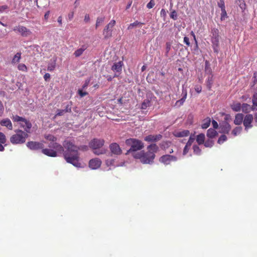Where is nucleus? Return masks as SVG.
<instances>
[{
	"label": "nucleus",
	"mask_w": 257,
	"mask_h": 257,
	"mask_svg": "<svg viewBox=\"0 0 257 257\" xmlns=\"http://www.w3.org/2000/svg\"><path fill=\"white\" fill-rule=\"evenodd\" d=\"M63 145L66 149L63 153V157L66 161L73 166L80 167L81 163L79 162V154L78 150L86 151L88 150V146L84 145L78 147L70 141H64Z\"/></svg>",
	"instance_id": "nucleus-1"
},
{
	"label": "nucleus",
	"mask_w": 257,
	"mask_h": 257,
	"mask_svg": "<svg viewBox=\"0 0 257 257\" xmlns=\"http://www.w3.org/2000/svg\"><path fill=\"white\" fill-rule=\"evenodd\" d=\"M147 149L148 151L146 153H135L133 154L134 157L140 159L143 164H152L156 156L155 153L158 151L159 148L156 144H151L147 147Z\"/></svg>",
	"instance_id": "nucleus-2"
},
{
	"label": "nucleus",
	"mask_w": 257,
	"mask_h": 257,
	"mask_svg": "<svg viewBox=\"0 0 257 257\" xmlns=\"http://www.w3.org/2000/svg\"><path fill=\"white\" fill-rule=\"evenodd\" d=\"M27 146L32 150L42 149V153L49 157H56L57 156V153L55 150L47 148L44 149V145L42 143L31 141L27 143Z\"/></svg>",
	"instance_id": "nucleus-3"
},
{
	"label": "nucleus",
	"mask_w": 257,
	"mask_h": 257,
	"mask_svg": "<svg viewBox=\"0 0 257 257\" xmlns=\"http://www.w3.org/2000/svg\"><path fill=\"white\" fill-rule=\"evenodd\" d=\"M11 118L14 122H17V125L24 129L25 133L27 134L31 133L32 124L29 120L18 115H13Z\"/></svg>",
	"instance_id": "nucleus-4"
},
{
	"label": "nucleus",
	"mask_w": 257,
	"mask_h": 257,
	"mask_svg": "<svg viewBox=\"0 0 257 257\" xmlns=\"http://www.w3.org/2000/svg\"><path fill=\"white\" fill-rule=\"evenodd\" d=\"M125 144L127 146H131V148L127 151V153H135L139 150L142 149L144 147V143L140 140L136 139H128L126 140Z\"/></svg>",
	"instance_id": "nucleus-5"
},
{
	"label": "nucleus",
	"mask_w": 257,
	"mask_h": 257,
	"mask_svg": "<svg viewBox=\"0 0 257 257\" xmlns=\"http://www.w3.org/2000/svg\"><path fill=\"white\" fill-rule=\"evenodd\" d=\"M16 134L13 135L10 138V142L13 144H23L26 142V139L29 135L27 133L21 130L15 131Z\"/></svg>",
	"instance_id": "nucleus-6"
},
{
	"label": "nucleus",
	"mask_w": 257,
	"mask_h": 257,
	"mask_svg": "<svg viewBox=\"0 0 257 257\" xmlns=\"http://www.w3.org/2000/svg\"><path fill=\"white\" fill-rule=\"evenodd\" d=\"M210 38L212 43V47L215 53H218L219 47V31L217 28H212L210 32Z\"/></svg>",
	"instance_id": "nucleus-7"
},
{
	"label": "nucleus",
	"mask_w": 257,
	"mask_h": 257,
	"mask_svg": "<svg viewBox=\"0 0 257 257\" xmlns=\"http://www.w3.org/2000/svg\"><path fill=\"white\" fill-rule=\"evenodd\" d=\"M45 138L51 142L48 145L49 149L64 153L65 148L63 146L56 142L57 139L56 137L52 135H47L45 136Z\"/></svg>",
	"instance_id": "nucleus-8"
},
{
	"label": "nucleus",
	"mask_w": 257,
	"mask_h": 257,
	"mask_svg": "<svg viewBox=\"0 0 257 257\" xmlns=\"http://www.w3.org/2000/svg\"><path fill=\"white\" fill-rule=\"evenodd\" d=\"M116 22L114 20H112L105 27L102 31V34L104 39H108L112 36L113 28L115 26Z\"/></svg>",
	"instance_id": "nucleus-9"
},
{
	"label": "nucleus",
	"mask_w": 257,
	"mask_h": 257,
	"mask_svg": "<svg viewBox=\"0 0 257 257\" xmlns=\"http://www.w3.org/2000/svg\"><path fill=\"white\" fill-rule=\"evenodd\" d=\"M13 31L19 33L22 37H28L32 34L29 29L26 27L20 25L14 27Z\"/></svg>",
	"instance_id": "nucleus-10"
},
{
	"label": "nucleus",
	"mask_w": 257,
	"mask_h": 257,
	"mask_svg": "<svg viewBox=\"0 0 257 257\" xmlns=\"http://www.w3.org/2000/svg\"><path fill=\"white\" fill-rule=\"evenodd\" d=\"M104 144V140L101 139H93L89 144L90 148L93 150H97L101 148Z\"/></svg>",
	"instance_id": "nucleus-11"
},
{
	"label": "nucleus",
	"mask_w": 257,
	"mask_h": 257,
	"mask_svg": "<svg viewBox=\"0 0 257 257\" xmlns=\"http://www.w3.org/2000/svg\"><path fill=\"white\" fill-rule=\"evenodd\" d=\"M176 161L177 158L175 156L169 155H163L160 158V161L165 165L170 164L171 162Z\"/></svg>",
	"instance_id": "nucleus-12"
},
{
	"label": "nucleus",
	"mask_w": 257,
	"mask_h": 257,
	"mask_svg": "<svg viewBox=\"0 0 257 257\" xmlns=\"http://www.w3.org/2000/svg\"><path fill=\"white\" fill-rule=\"evenodd\" d=\"M253 117L251 114H247L245 116L243 120V125L245 127V130H247L248 128L252 127L251 123L253 121Z\"/></svg>",
	"instance_id": "nucleus-13"
},
{
	"label": "nucleus",
	"mask_w": 257,
	"mask_h": 257,
	"mask_svg": "<svg viewBox=\"0 0 257 257\" xmlns=\"http://www.w3.org/2000/svg\"><path fill=\"white\" fill-rule=\"evenodd\" d=\"M109 149L111 153L119 155L122 153V151L119 146L117 143H112L109 145Z\"/></svg>",
	"instance_id": "nucleus-14"
},
{
	"label": "nucleus",
	"mask_w": 257,
	"mask_h": 257,
	"mask_svg": "<svg viewBox=\"0 0 257 257\" xmlns=\"http://www.w3.org/2000/svg\"><path fill=\"white\" fill-rule=\"evenodd\" d=\"M101 164V160L98 158H94L90 160L89 162V166L92 169H97Z\"/></svg>",
	"instance_id": "nucleus-15"
},
{
	"label": "nucleus",
	"mask_w": 257,
	"mask_h": 257,
	"mask_svg": "<svg viewBox=\"0 0 257 257\" xmlns=\"http://www.w3.org/2000/svg\"><path fill=\"white\" fill-rule=\"evenodd\" d=\"M162 135L160 134L153 135H150L144 138V140L147 142H156L162 138Z\"/></svg>",
	"instance_id": "nucleus-16"
},
{
	"label": "nucleus",
	"mask_w": 257,
	"mask_h": 257,
	"mask_svg": "<svg viewBox=\"0 0 257 257\" xmlns=\"http://www.w3.org/2000/svg\"><path fill=\"white\" fill-rule=\"evenodd\" d=\"M0 124L2 126L7 127L9 130H13V125H12V122L10 120V119H9L8 118H6L2 119L0 121Z\"/></svg>",
	"instance_id": "nucleus-17"
},
{
	"label": "nucleus",
	"mask_w": 257,
	"mask_h": 257,
	"mask_svg": "<svg viewBox=\"0 0 257 257\" xmlns=\"http://www.w3.org/2000/svg\"><path fill=\"white\" fill-rule=\"evenodd\" d=\"M182 95H183V97L181 99L177 100L176 103H175V106H180L181 105H182L183 104V103H184L186 99V97H187V90L186 89H183L182 90Z\"/></svg>",
	"instance_id": "nucleus-18"
},
{
	"label": "nucleus",
	"mask_w": 257,
	"mask_h": 257,
	"mask_svg": "<svg viewBox=\"0 0 257 257\" xmlns=\"http://www.w3.org/2000/svg\"><path fill=\"white\" fill-rule=\"evenodd\" d=\"M221 133L223 134H228L231 130L230 125L227 122H225L220 126Z\"/></svg>",
	"instance_id": "nucleus-19"
},
{
	"label": "nucleus",
	"mask_w": 257,
	"mask_h": 257,
	"mask_svg": "<svg viewBox=\"0 0 257 257\" xmlns=\"http://www.w3.org/2000/svg\"><path fill=\"white\" fill-rule=\"evenodd\" d=\"M173 134L176 137H184L188 136L190 134V132L188 130H183L181 131L175 132Z\"/></svg>",
	"instance_id": "nucleus-20"
},
{
	"label": "nucleus",
	"mask_w": 257,
	"mask_h": 257,
	"mask_svg": "<svg viewBox=\"0 0 257 257\" xmlns=\"http://www.w3.org/2000/svg\"><path fill=\"white\" fill-rule=\"evenodd\" d=\"M122 62L119 61L117 63H114L112 66L111 69L113 71L120 72L122 70Z\"/></svg>",
	"instance_id": "nucleus-21"
},
{
	"label": "nucleus",
	"mask_w": 257,
	"mask_h": 257,
	"mask_svg": "<svg viewBox=\"0 0 257 257\" xmlns=\"http://www.w3.org/2000/svg\"><path fill=\"white\" fill-rule=\"evenodd\" d=\"M87 48V46L86 45H82L80 48L77 49L74 52V55L76 57H78L80 56L84 51L86 50Z\"/></svg>",
	"instance_id": "nucleus-22"
},
{
	"label": "nucleus",
	"mask_w": 257,
	"mask_h": 257,
	"mask_svg": "<svg viewBox=\"0 0 257 257\" xmlns=\"http://www.w3.org/2000/svg\"><path fill=\"white\" fill-rule=\"evenodd\" d=\"M243 120V115L242 113H237L235 116L234 123L236 125H240Z\"/></svg>",
	"instance_id": "nucleus-23"
},
{
	"label": "nucleus",
	"mask_w": 257,
	"mask_h": 257,
	"mask_svg": "<svg viewBox=\"0 0 257 257\" xmlns=\"http://www.w3.org/2000/svg\"><path fill=\"white\" fill-rule=\"evenodd\" d=\"M230 107L234 111L238 112L241 110V104L239 102H234L231 104Z\"/></svg>",
	"instance_id": "nucleus-24"
},
{
	"label": "nucleus",
	"mask_w": 257,
	"mask_h": 257,
	"mask_svg": "<svg viewBox=\"0 0 257 257\" xmlns=\"http://www.w3.org/2000/svg\"><path fill=\"white\" fill-rule=\"evenodd\" d=\"M151 105V100L149 98L145 99L141 104V109H146Z\"/></svg>",
	"instance_id": "nucleus-25"
},
{
	"label": "nucleus",
	"mask_w": 257,
	"mask_h": 257,
	"mask_svg": "<svg viewBox=\"0 0 257 257\" xmlns=\"http://www.w3.org/2000/svg\"><path fill=\"white\" fill-rule=\"evenodd\" d=\"M252 102L251 110H254L256 109V107H257V89L252 95Z\"/></svg>",
	"instance_id": "nucleus-26"
},
{
	"label": "nucleus",
	"mask_w": 257,
	"mask_h": 257,
	"mask_svg": "<svg viewBox=\"0 0 257 257\" xmlns=\"http://www.w3.org/2000/svg\"><path fill=\"white\" fill-rule=\"evenodd\" d=\"M217 132L213 128H209L207 132V136L209 138H213L217 135Z\"/></svg>",
	"instance_id": "nucleus-27"
},
{
	"label": "nucleus",
	"mask_w": 257,
	"mask_h": 257,
	"mask_svg": "<svg viewBox=\"0 0 257 257\" xmlns=\"http://www.w3.org/2000/svg\"><path fill=\"white\" fill-rule=\"evenodd\" d=\"M213 83V75H209L206 81V86L209 90H211Z\"/></svg>",
	"instance_id": "nucleus-28"
},
{
	"label": "nucleus",
	"mask_w": 257,
	"mask_h": 257,
	"mask_svg": "<svg viewBox=\"0 0 257 257\" xmlns=\"http://www.w3.org/2000/svg\"><path fill=\"white\" fill-rule=\"evenodd\" d=\"M210 122H211L210 118L208 117L204 119L202 121V123L201 124V127L203 129H206V128H208L210 126Z\"/></svg>",
	"instance_id": "nucleus-29"
},
{
	"label": "nucleus",
	"mask_w": 257,
	"mask_h": 257,
	"mask_svg": "<svg viewBox=\"0 0 257 257\" xmlns=\"http://www.w3.org/2000/svg\"><path fill=\"white\" fill-rule=\"evenodd\" d=\"M205 135L204 134H200L196 137V142L198 145H202L205 141Z\"/></svg>",
	"instance_id": "nucleus-30"
},
{
	"label": "nucleus",
	"mask_w": 257,
	"mask_h": 257,
	"mask_svg": "<svg viewBox=\"0 0 257 257\" xmlns=\"http://www.w3.org/2000/svg\"><path fill=\"white\" fill-rule=\"evenodd\" d=\"M21 58V52L17 53L15 54V55L14 56V57L12 60V63L16 64V63L19 62Z\"/></svg>",
	"instance_id": "nucleus-31"
},
{
	"label": "nucleus",
	"mask_w": 257,
	"mask_h": 257,
	"mask_svg": "<svg viewBox=\"0 0 257 257\" xmlns=\"http://www.w3.org/2000/svg\"><path fill=\"white\" fill-rule=\"evenodd\" d=\"M241 109L243 112L247 113L249 112L250 109H251V107L250 105L244 103L241 105Z\"/></svg>",
	"instance_id": "nucleus-32"
},
{
	"label": "nucleus",
	"mask_w": 257,
	"mask_h": 257,
	"mask_svg": "<svg viewBox=\"0 0 257 257\" xmlns=\"http://www.w3.org/2000/svg\"><path fill=\"white\" fill-rule=\"evenodd\" d=\"M145 24L144 23H142L140 22H139L138 21H136L133 23H131L129 25V26L127 27L128 30L132 29L134 27H141L142 25H144Z\"/></svg>",
	"instance_id": "nucleus-33"
},
{
	"label": "nucleus",
	"mask_w": 257,
	"mask_h": 257,
	"mask_svg": "<svg viewBox=\"0 0 257 257\" xmlns=\"http://www.w3.org/2000/svg\"><path fill=\"white\" fill-rule=\"evenodd\" d=\"M242 131V127L240 126H237L235 127L232 131V134L234 136H236L239 134Z\"/></svg>",
	"instance_id": "nucleus-34"
},
{
	"label": "nucleus",
	"mask_w": 257,
	"mask_h": 257,
	"mask_svg": "<svg viewBox=\"0 0 257 257\" xmlns=\"http://www.w3.org/2000/svg\"><path fill=\"white\" fill-rule=\"evenodd\" d=\"M193 152L197 155H200L201 153V150L197 145H194L193 146Z\"/></svg>",
	"instance_id": "nucleus-35"
},
{
	"label": "nucleus",
	"mask_w": 257,
	"mask_h": 257,
	"mask_svg": "<svg viewBox=\"0 0 257 257\" xmlns=\"http://www.w3.org/2000/svg\"><path fill=\"white\" fill-rule=\"evenodd\" d=\"M104 21V17H98L97 18L95 28H97V27L101 25Z\"/></svg>",
	"instance_id": "nucleus-36"
},
{
	"label": "nucleus",
	"mask_w": 257,
	"mask_h": 257,
	"mask_svg": "<svg viewBox=\"0 0 257 257\" xmlns=\"http://www.w3.org/2000/svg\"><path fill=\"white\" fill-rule=\"evenodd\" d=\"M18 69L19 70L23 71V72H27V70H28L27 67L26 66V65L24 64H23V63H21L18 65Z\"/></svg>",
	"instance_id": "nucleus-37"
},
{
	"label": "nucleus",
	"mask_w": 257,
	"mask_h": 257,
	"mask_svg": "<svg viewBox=\"0 0 257 257\" xmlns=\"http://www.w3.org/2000/svg\"><path fill=\"white\" fill-rule=\"evenodd\" d=\"M9 11V7L7 5L0 6V14Z\"/></svg>",
	"instance_id": "nucleus-38"
},
{
	"label": "nucleus",
	"mask_w": 257,
	"mask_h": 257,
	"mask_svg": "<svg viewBox=\"0 0 257 257\" xmlns=\"http://www.w3.org/2000/svg\"><path fill=\"white\" fill-rule=\"evenodd\" d=\"M7 142L6 136L4 133L0 132V143L1 144H5Z\"/></svg>",
	"instance_id": "nucleus-39"
},
{
	"label": "nucleus",
	"mask_w": 257,
	"mask_h": 257,
	"mask_svg": "<svg viewBox=\"0 0 257 257\" xmlns=\"http://www.w3.org/2000/svg\"><path fill=\"white\" fill-rule=\"evenodd\" d=\"M227 140V137L225 135H221L218 140V143L219 144H222L224 142L226 141Z\"/></svg>",
	"instance_id": "nucleus-40"
},
{
	"label": "nucleus",
	"mask_w": 257,
	"mask_h": 257,
	"mask_svg": "<svg viewBox=\"0 0 257 257\" xmlns=\"http://www.w3.org/2000/svg\"><path fill=\"white\" fill-rule=\"evenodd\" d=\"M221 17L220 19L221 21L224 20L225 18H227V13L226 12L225 9L221 10Z\"/></svg>",
	"instance_id": "nucleus-41"
},
{
	"label": "nucleus",
	"mask_w": 257,
	"mask_h": 257,
	"mask_svg": "<svg viewBox=\"0 0 257 257\" xmlns=\"http://www.w3.org/2000/svg\"><path fill=\"white\" fill-rule=\"evenodd\" d=\"M217 5L221 9V10L225 9L224 0H220L218 2Z\"/></svg>",
	"instance_id": "nucleus-42"
},
{
	"label": "nucleus",
	"mask_w": 257,
	"mask_h": 257,
	"mask_svg": "<svg viewBox=\"0 0 257 257\" xmlns=\"http://www.w3.org/2000/svg\"><path fill=\"white\" fill-rule=\"evenodd\" d=\"M171 44L170 42H167L166 43V55L168 56V54L171 50Z\"/></svg>",
	"instance_id": "nucleus-43"
},
{
	"label": "nucleus",
	"mask_w": 257,
	"mask_h": 257,
	"mask_svg": "<svg viewBox=\"0 0 257 257\" xmlns=\"http://www.w3.org/2000/svg\"><path fill=\"white\" fill-rule=\"evenodd\" d=\"M207 64H208V62H206V66L205 67V73H206L207 74H209L210 75H212V70L209 66H207Z\"/></svg>",
	"instance_id": "nucleus-44"
},
{
	"label": "nucleus",
	"mask_w": 257,
	"mask_h": 257,
	"mask_svg": "<svg viewBox=\"0 0 257 257\" xmlns=\"http://www.w3.org/2000/svg\"><path fill=\"white\" fill-rule=\"evenodd\" d=\"M170 17L174 20H176L178 18L177 13L176 11H173L170 14Z\"/></svg>",
	"instance_id": "nucleus-45"
},
{
	"label": "nucleus",
	"mask_w": 257,
	"mask_h": 257,
	"mask_svg": "<svg viewBox=\"0 0 257 257\" xmlns=\"http://www.w3.org/2000/svg\"><path fill=\"white\" fill-rule=\"evenodd\" d=\"M194 140H195V138L194 137L191 136L186 145L191 147L192 143L194 142Z\"/></svg>",
	"instance_id": "nucleus-46"
},
{
	"label": "nucleus",
	"mask_w": 257,
	"mask_h": 257,
	"mask_svg": "<svg viewBox=\"0 0 257 257\" xmlns=\"http://www.w3.org/2000/svg\"><path fill=\"white\" fill-rule=\"evenodd\" d=\"M204 144L206 147H211L213 146V142L211 140H207L204 142Z\"/></svg>",
	"instance_id": "nucleus-47"
},
{
	"label": "nucleus",
	"mask_w": 257,
	"mask_h": 257,
	"mask_svg": "<svg viewBox=\"0 0 257 257\" xmlns=\"http://www.w3.org/2000/svg\"><path fill=\"white\" fill-rule=\"evenodd\" d=\"M55 68V63H51V64H49L48 68H47V70H48V71H52L54 70Z\"/></svg>",
	"instance_id": "nucleus-48"
},
{
	"label": "nucleus",
	"mask_w": 257,
	"mask_h": 257,
	"mask_svg": "<svg viewBox=\"0 0 257 257\" xmlns=\"http://www.w3.org/2000/svg\"><path fill=\"white\" fill-rule=\"evenodd\" d=\"M155 6V2L154 0H151L149 3L147 4V8L150 9L153 8Z\"/></svg>",
	"instance_id": "nucleus-49"
},
{
	"label": "nucleus",
	"mask_w": 257,
	"mask_h": 257,
	"mask_svg": "<svg viewBox=\"0 0 257 257\" xmlns=\"http://www.w3.org/2000/svg\"><path fill=\"white\" fill-rule=\"evenodd\" d=\"M191 147L186 145L184 149H183V155H186L188 152H189V150L190 149Z\"/></svg>",
	"instance_id": "nucleus-50"
},
{
	"label": "nucleus",
	"mask_w": 257,
	"mask_h": 257,
	"mask_svg": "<svg viewBox=\"0 0 257 257\" xmlns=\"http://www.w3.org/2000/svg\"><path fill=\"white\" fill-rule=\"evenodd\" d=\"M65 112H66L64 109H58L57 110V113L56 114V116L63 115Z\"/></svg>",
	"instance_id": "nucleus-51"
},
{
	"label": "nucleus",
	"mask_w": 257,
	"mask_h": 257,
	"mask_svg": "<svg viewBox=\"0 0 257 257\" xmlns=\"http://www.w3.org/2000/svg\"><path fill=\"white\" fill-rule=\"evenodd\" d=\"M78 93L81 97H84L88 94L87 92H83L81 89H79L78 91Z\"/></svg>",
	"instance_id": "nucleus-52"
},
{
	"label": "nucleus",
	"mask_w": 257,
	"mask_h": 257,
	"mask_svg": "<svg viewBox=\"0 0 257 257\" xmlns=\"http://www.w3.org/2000/svg\"><path fill=\"white\" fill-rule=\"evenodd\" d=\"M194 89L195 91L198 93H200L202 91V87L201 85H196Z\"/></svg>",
	"instance_id": "nucleus-53"
},
{
	"label": "nucleus",
	"mask_w": 257,
	"mask_h": 257,
	"mask_svg": "<svg viewBox=\"0 0 257 257\" xmlns=\"http://www.w3.org/2000/svg\"><path fill=\"white\" fill-rule=\"evenodd\" d=\"M184 43L186 44L188 47L190 46V43L189 42V39L187 37L184 38Z\"/></svg>",
	"instance_id": "nucleus-54"
},
{
	"label": "nucleus",
	"mask_w": 257,
	"mask_h": 257,
	"mask_svg": "<svg viewBox=\"0 0 257 257\" xmlns=\"http://www.w3.org/2000/svg\"><path fill=\"white\" fill-rule=\"evenodd\" d=\"M66 112H71V104L67 105L65 107V109H64Z\"/></svg>",
	"instance_id": "nucleus-55"
},
{
	"label": "nucleus",
	"mask_w": 257,
	"mask_h": 257,
	"mask_svg": "<svg viewBox=\"0 0 257 257\" xmlns=\"http://www.w3.org/2000/svg\"><path fill=\"white\" fill-rule=\"evenodd\" d=\"M4 111V107L2 102L0 101V116H2Z\"/></svg>",
	"instance_id": "nucleus-56"
},
{
	"label": "nucleus",
	"mask_w": 257,
	"mask_h": 257,
	"mask_svg": "<svg viewBox=\"0 0 257 257\" xmlns=\"http://www.w3.org/2000/svg\"><path fill=\"white\" fill-rule=\"evenodd\" d=\"M94 154L97 155H99L101 154H103L105 153L104 151L102 150H95V151H93Z\"/></svg>",
	"instance_id": "nucleus-57"
},
{
	"label": "nucleus",
	"mask_w": 257,
	"mask_h": 257,
	"mask_svg": "<svg viewBox=\"0 0 257 257\" xmlns=\"http://www.w3.org/2000/svg\"><path fill=\"white\" fill-rule=\"evenodd\" d=\"M90 82V79H87L85 80L84 84L82 86V88L85 89L89 85V83Z\"/></svg>",
	"instance_id": "nucleus-58"
},
{
	"label": "nucleus",
	"mask_w": 257,
	"mask_h": 257,
	"mask_svg": "<svg viewBox=\"0 0 257 257\" xmlns=\"http://www.w3.org/2000/svg\"><path fill=\"white\" fill-rule=\"evenodd\" d=\"M90 17L88 14H86L84 17V21L87 23L89 22Z\"/></svg>",
	"instance_id": "nucleus-59"
},
{
	"label": "nucleus",
	"mask_w": 257,
	"mask_h": 257,
	"mask_svg": "<svg viewBox=\"0 0 257 257\" xmlns=\"http://www.w3.org/2000/svg\"><path fill=\"white\" fill-rule=\"evenodd\" d=\"M212 124L214 128H217L218 127V123L214 120L212 121Z\"/></svg>",
	"instance_id": "nucleus-60"
},
{
	"label": "nucleus",
	"mask_w": 257,
	"mask_h": 257,
	"mask_svg": "<svg viewBox=\"0 0 257 257\" xmlns=\"http://www.w3.org/2000/svg\"><path fill=\"white\" fill-rule=\"evenodd\" d=\"M50 78V75L48 73H45V74L44 76V78L45 81H48V80Z\"/></svg>",
	"instance_id": "nucleus-61"
},
{
	"label": "nucleus",
	"mask_w": 257,
	"mask_h": 257,
	"mask_svg": "<svg viewBox=\"0 0 257 257\" xmlns=\"http://www.w3.org/2000/svg\"><path fill=\"white\" fill-rule=\"evenodd\" d=\"M49 15H50V11H48L47 12H46V13L45 14V15H44V19L46 20V21H47L48 18H49Z\"/></svg>",
	"instance_id": "nucleus-62"
},
{
	"label": "nucleus",
	"mask_w": 257,
	"mask_h": 257,
	"mask_svg": "<svg viewBox=\"0 0 257 257\" xmlns=\"http://www.w3.org/2000/svg\"><path fill=\"white\" fill-rule=\"evenodd\" d=\"M74 16V13L73 12H70L68 15V17L69 20H71Z\"/></svg>",
	"instance_id": "nucleus-63"
},
{
	"label": "nucleus",
	"mask_w": 257,
	"mask_h": 257,
	"mask_svg": "<svg viewBox=\"0 0 257 257\" xmlns=\"http://www.w3.org/2000/svg\"><path fill=\"white\" fill-rule=\"evenodd\" d=\"M58 22L59 23V24L61 25L62 24V18L61 16H59L58 18Z\"/></svg>",
	"instance_id": "nucleus-64"
}]
</instances>
